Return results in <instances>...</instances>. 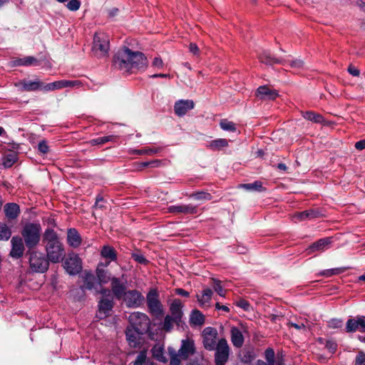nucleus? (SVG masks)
Returning <instances> with one entry per match:
<instances>
[{
  "mask_svg": "<svg viewBox=\"0 0 365 365\" xmlns=\"http://www.w3.org/2000/svg\"><path fill=\"white\" fill-rule=\"evenodd\" d=\"M188 196L189 198L197 201H210L212 199V195L210 193L203 190L193 192Z\"/></svg>",
  "mask_w": 365,
  "mask_h": 365,
  "instance_id": "e433bc0d",
  "label": "nucleus"
},
{
  "mask_svg": "<svg viewBox=\"0 0 365 365\" xmlns=\"http://www.w3.org/2000/svg\"><path fill=\"white\" fill-rule=\"evenodd\" d=\"M41 226L37 222H27L23 227L21 235L28 250H34L41 240Z\"/></svg>",
  "mask_w": 365,
  "mask_h": 365,
  "instance_id": "7ed1b4c3",
  "label": "nucleus"
},
{
  "mask_svg": "<svg viewBox=\"0 0 365 365\" xmlns=\"http://www.w3.org/2000/svg\"><path fill=\"white\" fill-rule=\"evenodd\" d=\"M291 56H287L284 57V58L289 59L288 61L286 62V65H289L290 68H296L299 69L303 68L304 66V61L301 59L296 58V59H290Z\"/></svg>",
  "mask_w": 365,
  "mask_h": 365,
  "instance_id": "37998d69",
  "label": "nucleus"
},
{
  "mask_svg": "<svg viewBox=\"0 0 365 365\" xmlns=\"http://www.w3.org/2000/svg\"><path fill=\"white\" fill-rule=\"evenodd\" d=\"M215 351V365H225L228 361L230 352V348L226 339L222 338L218 340Z\"/></svg>",
  "mask_w": 365,
  "mask_h": 365,
  "instance_id": "6e6552de",
  "label": "nucleus"
},
{
  "mask_svg": "<svg viewBox=\"0 0 365 365\" xmlns=\"http://www.w3.org/2000/svg\"><path fill=\"white\" fill-rule=\"evenodd\" d=\"M258 58L261 63L267 66H273L275 64L286 66V62L289 61V59L284 58L275 57L269 50L262 51L259 53Z\"/></svg>",
  "mask_w": 365,
  "mask_h": 365,
  "instance_id": "2eb2a0df",
  "label": "nucleus"
},
{
  "mask_svg": "<svg viewBox=\"0 0 365 365\" xmlns=\"http://www.w3.org/2000/svg\"><path fill=\"white\" fill-rule=\"evenodd\" d=\"M231 341L234 346L240 348L244 344V336L242 331L237 327H233L231 329Z\"/></svg>",
  "mask_w": 365,
  "mask_h": 365,
  "instance_id": "c756f323",
  "label": "nucleus"
},
{
  "mask_svg": "<svg viewBox=\"0 0 365 365\" xmlns=\"http://www.w3.org/2000/svg\"><path fill=\"white\" fill-rule=\"evenodd\" d=\"M160 164L161 160H153L147 162H141L138 164V170H142L143 168L146 167L158 168L160 165Z\"/></svg>",
  "mask_w": 365,
  "mask_h": 365,
  "instance_id": "de8ad7c7",
  "label": "nucleus"
},
{
  "mask_svg": "<svg viewBox=\"0 0 365 365\" xmlns=\"http://www.w3.org/2000/svg\"><path fill=\"white\" fill-rule=\"evenodd\" d=\"M38 150L41 154L46 155L49 152V146L46 140H41L38 144Z\"/></svg>",
  "mask_w": 365,
  "mask_h": 365,
  "instance_id": "6e6d98bb",
  "label": "nucleus"
},
{
  "mask_svg": "<svg viewBox=\"0 0 365 365\" xmlns=\"http://www.w3.org/2000/svg\"><path fill=\"white\" fill-rule=\"evenodd\" d=\"M109 262L106 264L99 263L96 270V279L99 285L103 284H107L109 282H112L113 277H111V272L105 269L104 267L108 266Z\"/></svg>",
  "mask_w": 365,
  "mask_h": 365,
  "instance_id": "a211bd4d",
  "label": "nucleus"
},
{
  "mask_svg": "<svg viewBox=\"0 0 365 365\" xmlns=\"http://www.w3.org/2000/svg\"><path fill=\"white\" fill-rule=\"evenodd\" d=\"M343 326V320L341 319H331L328 322V327L331 329L341 328Z\"/></svg>",
  "mask_w": 365,
  "mask_h": 365,
  "instance_id": "4d7b16f0",
  "label": "nucleus"
},
{
  "mask_svg": "<svg viewBox=\"0 0 365 365\" xmlns=\"http://www.w3.org/2000/svg\"><path fill=\"white\" fill-rule=\"evenodd\" d=\"M162 150V148H149L135 150L133 153L137 155H153L160 153Z\"/></svg>",
  "mask_w": 365,
  "mask_h": 365,
  "instance_id": "c03bdc74",
  "label": "nucleus"
},
{
  "mask_svg": "<svg viewBox=\"0 0 365 365\" xmlns=\"http://www.w3.org/2000/svg\"><path fill=\"white\" fill-rule=\"evenodd\" d=\"M213 282L212 287L214 290L221 297H225V291L221 285V281L215 278H212Z\"/></svg>",
  "mask_w": 365,
  "mask_h": 365,
  "instance_id": "603ef678",
  "label": "nucleus"
},
{
  "mask_svg": "<svg viewBox=\"0 0 365 365\" xmlns=\"http://www.w3.org/2000/svg\"><path fill=\"white\" fill-rule=\"evenodd\" d=\"M79 278L82 282L80 289L83 292L86 291H95L99 285L96 277L91 271L85 270L79 276Z\"/></svg>",
  "mask_w": 365,
  "mask_h": 365,
  "instance_id": "ddd939ff",
  "label": "nucleus"
},
{
  "mask_svg": "<svg viewBox=\"0 0 365 365\" xmlns=\"http://www.w3.org/2000/svg\"><path fill=\"white\" fill-rule=\"evenodd\" d=\"M168 210L172 214L195 215L197 213V207L192 204L170 205L168 207Z\"/></svg>",
  "mask_w": 365,
  "mask_h": 365,
  "instance_id": "aec40b11",
  "label": "nucleus"
},
{
  "mask_svg": "<svg viewBox=\"0 0 365 365\" xmlns=\"http://www.w3.org/2000/svg\"><path fill=\"white\" fill-rule=\"evenodd\" d=\"M131 257L140 264L147 265L149 263V260H148L140 251L132 253Z\"/></svg>",
  "mask_w": 365,
  "mask_h": 365,
  "instance_id": "09e8293b",
  "label": "nucleus"
},
{
  "mask_svg": "<svg viewBox=\"0 0 365 365\" xmlns=\"http://www.w3.org/2000/svg\"><path fill=\"white\" fill-rule=\"evenodd\" d=\"M82 242V238L76 228H69L67 231V243L69 246L77 248Z\"/></svg>",
  "mask_w": 365,
  "mask_h": 365,
  "instance_id": "bb28decb",
  "label": "nucleus"
},
{
  "mask_svg": "<svg viewBox=\"0 0 365 365\" xmlns=\"http://www.w3.org/2000/svg\"><path fill=\"white\" fill-rule=\"evenodd\" d=\"M301 113L304 118L315 123H322L324 121L323 115L314 111H302Z\"/></svg>",
  "mask_w": 365,
  "mask_h": 365,
  "instance_id": "f704fd0d",
  "label": "nucleus"
},
{
  "mask_svg": "<svg viewBox=\"0 0 365 365\" xmlns=\"http://www.w3.org/2000/svg\"><path fill=\"white\" fill-rule=\"evenodd\" d=\"M236 305L238 307H240L242 309H243L245 311H249L250 309V304L249 303L248 301L244 299H240V300H238L237 302H236Z\"/></svg>",
  "mask_w": 365,
  "mask_h": 365,
  "instance_id": "e2e57ef3",
  "label": "nucleus"
},
{
  "mask_svg": "<svg viewBox=\"0 0 365 365\" xmlns=\"http://www.w3.org/2000/svg\"><path fill=\"white\" fill-rule=\"evenodd\" d=\"M146 304L150 314L155 319L161 318L164 314V307L160 300L157 289L151 288L146 294Z\"/></svg>",
  "mask_w": 365,
  "mask_h": 365,
  "instance_id": "39448f33",
  "label": "nucleus"
},
{
  "mask_svg": "<svg viewBox=\"0 0 365 365\" xmlns=\"http://www.w3.org/2000/svg\"><path fill=\"white\" fill-rule=\"evenodd\" d=\"M115 138H116V137L114 135L103 136V137H99V138L91 139L89 141V143L91 145H102L108 142L114 141L115 140Z\"/></svg>",
  "mask_w": 365,
  "mask_h": 365,
  "instance_id": "58836bf2",
  "label": "nucleus"
},
{
  "mask_svg": "<svg viewBox=\"0 0 365 365\" xmlns=\"http://www.w3.org/2000/svg\"><path fill=\"white\" fill-rule=\"evenodd\" d=\"M217 331L215 328L205 327L202 333L203 346L206 350L214 351L217 346Z\"/></svg>",
  "mask_w": 365,
  "mask_h": 365,
  "instance_id": "1a4fd4ad",
  "label": "nucleus"
},
{
  "mask_svg": "<svg viewBox=\"0 0 365 365\" xmlns=\"http://www.w3.org/2000/svg\"><path fill=\"white\" fill-rule=\"evenodd\" d=\"M129 326L141 334H146L150 327V320L147 314L136 312L132 313L128 318Z\"/></svg>",
  "mask_w": 365,
  "mask_h": 365,
  "instance_id": "0eeeda50",
  "label": "nucleus"
},
{
  "mask_svg": "<svg viewBox=\"0 0 365 365\" xmlns=\"http://www.w3.org/2000/svg\"><path fill=\"white\" fill-rule=\"evenodd\" d=\"M111 285V292L113 296L118 300L122 299L127 292V287L125 282H121L118 277H113Z\"/></svg>",
  "mask_w": 365,
  "mask_h": 365,
  "instance_id": "6ab92c4d",
  "label": "nucleus"
},
{
  "mask_svg": "<svg viewBox=\"0 0 365 365\" xmlns=\"http://www.w3.org/2000/svg\"><path fill=\"white\" fill-rule=\"evenodd\" d=\"M173 324H175L178 328L182 327L184 325L181 322L176 321L175 318L170 316V314H167L164 318L162 329L165 332H170L173 329Z\"/></svg>",
  "mask_w": 365,
  "mask_h": 365,
  "instance_id": "2f4dec72",
  "label": "nucleus"
},
{
  "mask_svg": "<svg viewBox=\"0 0 365 365\" xmlns=\"http://www.w3.org/2000/svg\"><path fill=\"white\" fill-rule=\"evenodd\" d=\"M26 256H29V266L33 272L43 274L48 269L50 260L43 253L34 249L27 250Z\"/></svg>",
  "mask_w": 365,
  "mask_h": 365,
  "instance_id": "20e7f679",
  "label": "nucleus"
},
{
  "mask_svg": "<svg viewBox=\"0 0 365 365\" xmlns=\"http://www.w3.org/2000/svg\"><path fill=\"white\" fill-rule=\"evenodd\" d=\"M354 365H365V352L359 351L354 361Z\"/></svg>",
  "mask_w": 365,
  "mask_h": 365,
  "instance_id": "5fc2aeb1",
  "label": "nucleus"
},
{
  "mask_svg": "<svg viewBox=\"0 0 365 365\" xmlns=\"http://www.w3.org/2000/svg\"><path fill=\"white\" fill-rule=\"evenodd\" d=\"M20 84L24 91H34L43 88V83L38 80L34 81L23 80L20 82Z\"/></svg>",
  "mask_w": 365,
  "mask_h": 365,
  "instance_id": "7c9ffc66",
  "label": "nucleus"
},
{
  "mask_svg": "<svg viewBox=\"0 0 365 365\" xmlns=\"http://www.w3.org/2000/svg\"><path fill=\"white\" fill-rule=\"evenodd\" d=\"M42 243L45 247L46 256L52 263H58L66 256L63 245L60 241L58 235L52 228L48 227L42 235Z\"/></svg>",
  "mask_w": 365,
  "mask_h": 365,
  "instance_id": "f03ea898",
  "label": "nucleus"
},
{
  "mask_svg": "<svg viewBox=\"0 0 365 365\" xmlns=\"http://www.w3.org/2000/svg\"><path fill=\"white\" fill-rule=\"evenodd\" d=\"M63 88L67 87H73L76 86H79L81 83L79 81H68V80H63Z\"/></svg>",
  "mask_w": 365,
  "mask_h": 365,
  "instance_id": "69168bd1",
  "label": "nucleus"
},
{
  "mask_svg": "<svg viewBox=\"0 0 365 365\" xmlns=\"http://www.w3.org/2000/svg\"><path fill=\"white\" fill-rule=\"evenodd\" d=\"M115 302L113 298L102 297L98 302L96 317L100 319H106L111 315Z\"/></svg>",
  "mask_w": 365,
  "mask_h": 365,
  "instance_id": "f8f14e48",
  "label": "nucleus"
},
{
  "mask_svg": "<svg viewBox=\"0 0 365 365\" xmlns=\"http://www.w3.org/2000/svg\"><path fill=\"white\" fill-rule=\"evenodd\" d=\"M195 103L192 100H179L175 103V113L180 117L185 115L187 112L194 108Z\"/></svg>",
  "mask_w": 365,
  "mask_h": 365,
  "instance_id": "5701e85b",
  "label": "nucleus"
},
{
  "mask_svg": "<svg viewBox=\"0 0 365 365\" xmlns=\"http://www.w3.org/2000/svg\"><path fill=\"white\" fill-rule=\"evenodd\" d=\"M126 340L131 348H140L142 345L141 334L138 333L130 327H127L125 331Z\"/></svg>",
  "mask_w": 365,
  "mask_h": 365,
  "instance_id": "4be33fe9",
  "label": "nucleus"
},
{
  "mask_svg": "<svg viewBox=\"0 0 365 365\" xmlns=\"http://www.w3.org/2000/svg\"><path fill=\"white\" fill-rule=\"evenodd\" d=\"M122 299L128 308L140 307L145 301L143 295L136 289L128 290Z\"/></svg>",
  "mask_w": 365,
  "mask_h": 365,
  "instance_id": "9b49d317",
  "label": "nucleus"
},
{
  "mask_svg": "<svg viewBox=\"0 0 365 365\" xmlns=\"http://www.w3.org/2000/svg\"><path fill=\"white\" fill-rule=\"evenodd\" d=\"M347 267H339V268H334L326 269L320 272V275L324 277H331L332 275L339 274L346 270Z\"/></svg>",
  "mask_w": 365,
  "mask_h": 365,
  "instance_id": "49530a36",
  "label": "nucleus"
},
{
  "mask_svg": "<svg viewBox=\"0 0 365 365\" xmlns=\"http://www.w3.org/2000/svg\"><path fill=\"white\" fill-rule=\"evenodd\" d=\"M212 294H213L212 290L210 288H206L202 291V299H200L199 295H197V300L202 304L208 303L210 301Z\"/></svg>",
  "mask_w": 365,
  "mask_h": 365,
  "instance_id": "a18cd8bd",
  "label": "nucleus"
},
{
  "mask_svg": "<svg viewBox=\"0 0 365 365\" xmlns=\"http://www.w3.org/2000/svg\"><path fill=\"white\" fill-rule=\"evenodd\" d=\"M238 358L242 364H250L256 358V354L252 349L245 348L240 351Z\"/></svg>",
  "mask_w": 365,
  "mask_h": 365,
  "instance_id": "cd10ccee",
  "label": "nucleus"
},
{
  "mask_svg": "<svg viewBox=\"0 0 365 365\" xmlns=\"http://www.w3.org/2000/svg\"><path fill=\"white\" fill-rule=\"evenodd\" d=\"M324 215L322 211L319 208H312L306 210L303 212H297L294 215V217H296L299 221L307 220H313L315 218H319L322 217Z\"/></svg>",
  "mask_w": 365,
  "mask_h": 365,
  "instance_id": "393cba45",
  "label": "nucleus"
},
{
  "mask_svg": "<svg viewBox=\"0 0 365 365\" xmlns=\"http://www.w3.org/2000/svg\"><path fill=\"white\" fill-rule=\"evenodd\" d=\"M228 146V140L225 138H218L211 140L207 147L212 150H220Z\"/></svg>",
  "mask_w": 365,
  "mask_h": 365,
  "instance_id": "4c0bfd02",
  "label": "nucleus"
},
{
  "mask_svg": "<svg viewBox=\"0 0 365 365\" xmlns=\"http://www.w3.org/2000/svg\"><path fill=\"white\" fill-rule=\"evenodd\" d=\"M264 357L267 360V364L274 365L275 362V354L274 351L272 348H268L264 351Z\"/></svg>",
  "mask_w": 365,
  "mask_h": 365,
  "instance_id": "3c124183",
  "label": "nucleus"
},
{
  "mask_svg": "<svg viewBox=\"0 0 365 365\" xmlns=\"http://www.w3.org/2000/svg\"><path fill=\"white\" fill-rule=\"evenodd\" d=\"M11 250L9 255L15 259H19L23 257L25 251V244L23 239L19 236H14L11 240Z\"/></svg>",
  "mask_w": 365,
  "mask_h": 365,
  "instance_id": "dca6fc26",
  "label": "nucleus"
},
{
  "mask_svg": "<svg viewBox=\"0 0 365 365\" xmlns=\"http://www.w3.org/2000/svg\"><path fill=\"white\" fill-rule=\"evenodd\" d=\"M153 356L160 362L166 363L167 358L164 356V348L162 346L155 344L151 349Z\"/></svg>",
  "mask_w": 365,
  "mask_h": 365,
  "instance_id": "c9c22d12",
  "label": "nucleus"
},
{
  "mask_svg": "<svg viewBox=\"0 0 365 365\" xmlns=\"http://www.w3.org/2000/svg\"><path fill=\"white\" fill-rule=\"evenodd\" d=\"M110 49L108 36L104 33L96 32L93 36L91 53L97 58L107 56Z\"/></svg>",
  "mask_w": 365,
  "mask_h": 365,
  "instance_id": "423d86ee",
  "label": "nucleus"
},
{
  "mask_svg": "<svg viewBox=\"0 0 365 365\" xmlns=\"http://www.w3.org/2000/svg\"><path fill=\"white\" fill-rule=\"evenodd\" d=\"M337 347V344L333 340H327L325 344V348L331 354H334L336 351Z\"/></svg>",
  "mask_w": 365,
  "mask_h": 365,
  "instance_id": "13d9d810",
  "label": "nucleus"
},
{
  "mask_svg": "<svg viewBox=\"0 0 365 365\" xmlns=\"http://www.w3.org/2000/svg\"><path fill=\"white\" fill-rule=\"evenodd\" d=\"M182 304L180 299H175L170 305L169 311L170 312V316L175 318L176 321L178 322H181L182 324H185L182 317H183V312Z\"/></svg>",
  "mask_w": 365,
  "mask_h": 365,
  "instance_id": "b1692460",
  "label": "nucleus"
},
{
  "mask_svg": "<svg viewBox=\"0 0 365 365\" xmlns=\"http://www.w3.org/2000/svg\"><path fill=\"white\" fill-rule=\"evenodd\" d=\"M240 187L247 190L261 192L265 190L262 185V182L260 181H255L252 183L241 184Z\"/></svg>",
  "mask_w": 365,
  "mask_h": 365,
  "instance_id": "79ce46f5",
  "label": "nucleus"
},
{
  "mask_svg": "<svg viewBox=\"0 0 365 365\" xmlns=\"http://www.w3.org/2000/svg\"><path fill=\"white\" fill-rule=\"evenodd\" d=\"M347 71L353 76H359L360 75V71L352 65L348 67Z\"/></svg>",
  "mask_w": 365,
  "mask_h": 365,
  "instance_id": "774afa93",
  "label": "nucleus"
},
{
  "mask_svg": "<svg viewBox=\"0 0 365 365\" xmlns=\"http://www.w3.org/2000/svg\"><path fill=\"white\" fill-rule=\"evenodd\" d=\"M345 331L354 333L356 331L365 332V316L357 315L349 318L346 323Z\"/></svg>",
  "mask_w": 365,
  "mask_h": 365,
  "instance_id": "4468645a",
  "label": "nucleus"
},
{
  "mask_svg": "<svg viewBox=\"0 0 365 365\" xmlns=\"http://www.w3.org/2000/svg\"><path fill=\"white\" fill-rule=\"evenodd\" d=\"M110 292L111 290L105 288V287H101V289H98V287L95 290V294H101L103 295V297H108V298H112L110 296Z\"/></svg>",
  "mask_w": 365,
  "mask_h": 365,
  "instance_id": "680f3d73",
  "label": "nucleus"
},
{
  "mask_svg": "<svg viewBox=\"0 0 365 365\" xmlns=\"http://www.w3.org/2000/svg\"><path fill=\"white\" fill-rule=\"evenodd\" d=\"M24 66H37L39 64L38 60L33 56H26L24 58Z\"/></svg>",
  "mask_w": 365,
  "mask_h": 365,
  "instance_id": "052dcab7",
  "label": "nucleus"
},
{
  "mask_svg": "<svg viewBox=\"0 0 365 365\" xmlns=\"http://www.w3.org/2000/svg\"><path fill=\"white\" fill-rule=\"evenodd\" d=\"M331 240L329 237L322 238L313 244H312L307 249L309 254H311L315 251L324 250V249L330 245Z\"/></svg>",
  "mask_w": 365,
  "mask_h": 365,
  "instance_id": "c85d7f7f",
  "label": "nucleus"
},
{
  "mask_svg": "<svg viewBox=\"0 0 365 365\" xmlns=\"http://www.w3.org/2000/svg\"><path fill=\"white\" fill-rule=\"evenodd\" d=\"M220 128L227 131L235 132L236 131V126L233 122L229 121L226 119L222 120L220 123Z\"/></svg>",
  "mask_w": 365,
  "mask_h": 365,
  "instance_id": "8fccbe9b",
  "label": "nucleus"
},
{
  "mask_svg": "<svg viewBox=\"0 0 365 365\" xmlns=\"http://www.w3.org/2000/svg\"><path fill=\"white\" fill-rule=\"evenodd\" d=\"M11 234V228L6 223L0 222V240H9Z\"/></svg>",
  "mask_w": 365,
  "mask_h": 365,
  "instance_id": "a19ab883",
  "label": "nucleus"
},
{
  "mask_svg": "<svg viewBox=\"0 0 365 365\" xmlns=\"http://www.w3.org/2000/svg\"><path fill=\"white\" fill-rule=\"evenodd\" d=\"M104 202V199L102 195H98L96 197V202L95 205H93L94 207H98L100 209H103L104 207V205L102 204V202Z\"/></svg>",
  "mask_w": 365,
  "mask_h": 365,
  "instance_id": "338daca9",
  "label": "nucleus"
},
{
  "mask_svg": "<svg viewBox=\"0 0 365 365\" xmlns=\"http://www.w3.org/2000/svg\"><path fill=\"white\" fill-rule=\"evenodd\" d=\"M63 267L70 275H76L82 270L81 260L77 255L68 254L63 262Z\"/></svg>",
  "mask_w": 365,
  "mask_h": 365,
  "instance_id": "9d476101",
  "label": "nucleus"
},
{
  "mask_svg": "<svg viewBox=\"0 0 365 365\" xmlns=\"http://www.w3.org/2000/svg\"><path fill=\"white\" fill-rule=\"evenodd\" d=\"M147 359V350L143 349L140 351L135 360L133 362V365H143L145 363Z\"/></svg>",
  "mask_w": 365,
  "mask_h": 365,
  "instance_id": "864d4df0",
  "label": "nucleus"
},
{
  "mask_svg": "<svg viewBox=\"0 0 365 365\" xmlns=\"http://www.w3.org/2000/svg\"><path fill=\"white\" fill-rule=\"evenodd\" d=\"M205 323V316L198 309L192 311L190 317V324L195 326H201Z\"/></svg>",
  "mask_w": 365,
  "mask_h": 365,
  "instance_id": "72a5a7b5",
  "label": "nucleus"
},
{
  "mask_svg": "<svg viewBox=\"0 0 365 365\" xmlns=\"http://www.w3.org/2000/svg\"><path fill=\"white\" fill-rule=\"evenodd\" d=\"M113 66L119 69L129 71L132 68L145 69L147 66V58L140 51H133L124 46L115 53L113 60Z\"/></svg>",
  "mask_w": 365,
  "mask_h": 365,
  "instance_id": "f257e3e1",
  "label": "nucleus"
},
{
  "mask_svg": "<svg viewBox=\"0 0 365 365\" xmlns=\"http://www.w3.org/2000/svg\"><path fill=\"white\" fill-rule=\"evenodd\" d=\"M101 255L103 258L109 259V263L111 261H115L117 259V252L110 245H104L101 249Z\"/></svg>",
  "mask_w": 365,
  "mask_h": 365,
  "instance_id": "473e14b6",
  "label": "nucleus"
},
{
  "mask_svg": "<svg viewBox=\"0 0 365 365\" xmlns=\"http://www.w3.org/2000/svg\"><path fill=\"white\" fill-rule=\"evenodd\" d=\"M278 96L277 90L267 86H261L256 91V96L261 100H275Z\"/></svg>",
  "mask_w": 365,
  "mask_h": 365,
  "instance_id": "412c9836",
  "label": "nucleus"
},
{
  "mask_svg": "<svg viewBox=\"0 0 365 365\" xmlns=\"http://www.w3.org/2000/svg\"><path fill=\"white\" fill-rule=\"evenodd\" d=\"M196 351L195 342L192 339H186L181 341V346L178 350V355L182 360H187L190 356Z\"/></svg>",
  "mask_w": 365,
  "mask_h": 365,
  "instance_id": "f3484780",
  "label": "nucleus"
},
{
  "mask_svg": "<svg viewBox=\"0 0 365 365\" xmlns=\"http://www.w3.org/2000/svg\"><path fill=\"white\" fill-rule=\"evenodd\" d=\"M66 6L70 11H77L79 9L81 6V1L78 0H70L68 2Z\"/></svg>",
  "mask_w": 365,
  "mask_h": 365,
  "instance_id": "bf43d9fd",
  "label": "nucleus"
},
{
  "mask_svg": "<svg viewBox=\"0 0 365 365\" xmlns=\"http://www.w3.org/2000/svg\"><path fill=\"white\" fill-rule=\"evenodd\" d=\"M18 160L17 154L10 153L6 154L3 158V165L6 168H11Z\"/></svg>",
  "mask_w": 365,
  "mask_h": 365,
  "instance_id": "ea45409f",
  "label": "nucleus"
},
{
  "mask_svg": "<svg viewBox=\"0 0 365 365\" xmlns=\"http://www.w3.org/2000/svg\"><path fill=\"white\" fill-rule=\"evenodd\" d=\"M170 365H180L181 358L179 356L178 354L170 352Z\"/></svg>",
  "mask_w": 365,
  "mask_h": 365,
  "instance_id": "0e129e2a",
  "label": "nucleus"
},
{
  "mask_svg": "<svg viewBox=\"0 0 365 365\" xmlns=\"http://www.w3.org/2000/svg\"><path fill=\"white\" fill-rule=\"evenodd\" d=\"M4 211L8 220H16L20 214V207L14 202L6 203L4 207Z\"/></svg>",
  "mask_w": 365,
  "mask_h": 365,
  "instance_id": "a878e982",
  "label": "nucleus"
}]
</instances>
